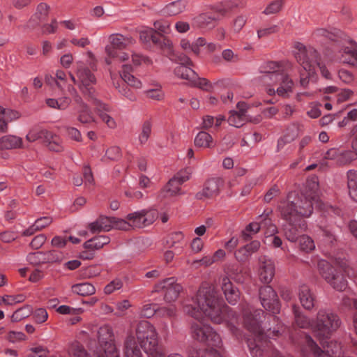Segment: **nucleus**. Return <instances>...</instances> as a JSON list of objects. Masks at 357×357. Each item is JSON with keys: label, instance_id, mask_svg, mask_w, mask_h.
Segmentation results:
<instances>
[{"label": "nucleus", "instance_id": "f257e3e1", "mask_svg": "<svg viewBox=\"0 0 357 357\" xmlns=\"http://www.w3.org/2000/svg\"><path fill=\"white\" fill-rule=\"evenodd\" d=\"M183 310L197 320L191 325L192 338L207 345L206 349H191L188 357H223V345L220 335L209 325L199 321L204 314L215 324L236 319V313L225 305L217 289L213 285L203 284L196 296L185 303Z\"/></svg>", "mask_w": 357, "mask_h": 357}, {"label": "nucleus", "instance_id": "f03ea898", "mask_svg": "<svg viewBox=\"0 0 357 357\" xmlns=\"http://www.w3.org/2000/svg\"><path fill=\"white\" fill-rule=\"evenodd\" d=\"M289 193L286 200L281 201L278 206L282 218L287 222L283 225L286 238L296 242L306 229V222L301 218L309 217L314 205L324 211L325 215H340L341 210L333 206H328L319 200V183L317 177L307 180L306 185L301 194L293 199Z\"/></svg>", "mask_w": 357, "mask_h": 357}, {"label": "nucleus", "instance_id": "7ed1b4c3", "mask_svg": "<svg viewBox=\"0 0 357 357\" xmlns=\"http://www.w3.org/2000/svg\"><path fill=\"white\" fill-rule=\"evenodd\" d=\"M338 317L326 310H319L313 325V332L322 345L321 349L312 338L306 335L305 342L307 349L314 357H341L342 346L336 341L328 342L331 334L340 326Z\"/></svg>", "mask_w": 357, "mask_h": 357}, {"label": "nucleus", "instance_id": "20e7f679", "mask_svg": "<svg viewBox=\"0 0 357 357\" xmlns=\"http://www.w3.org/2000/svg\"><path fill=\"white\" fill-rule=\"evenodd\" d=\"M70 79L79 87L84 98L91 102L100 119L105 123L109 128H115L116 123L107 113L111 112L109 105L102 102L97 98V93L94 88L96 78L91 70L84 66L82 62L77 63L76 77L70 73Z\"/></svg>", "mask_w": 357, "mask_h": 357}, {"label": "nucleus", "instance_id": "39448f33", "mask_svg": "<svg viewBox=\"0 0 357 357\" xmlns=\"http://www.w3.org/2000/svg\"><path fill=\"white\" fill-rule=\"evenodd\" d=\"M296 68L289 63L268 61L259 68L262 74L261 79L264 84L276 86L269 88L267 93L270 95L278 94L282 98H288L293 91L294 85L292 77Z\"/></svg>", "mask_w": 357, "mask_h": 357}, {"label": "nucleus", "instance_id": "423d86ee", "mask_svg": "<svg viewBox=\"0 0 357 357\" xmlns=\"http://www.w3.org/2000/svg\"><path fill=\"white\" fill-rule=\"evenodd\" d=\"M243 324L245 328L252 333V337L248 340V346L252 357H262L271 348V342L267 337H271L264 333L261 326L264 312L261 310H255L248 303L242 305Z\"/></svg>", "mask_w": 357, "mask_h": 357}, {"label": "nucleus", "instance_id": "0eeeda50", "mask_svg": "<svg viewBox=\"0 0 357 357\" xmlns=\"http://www.w3.org/2000/svg\"><path fill=\"white\" fill-rule=\"evenodd\" d=\"M313 37L319 40L328 39L333 41V52L337 60L351 66L357 65V43L342 31L335 28H319L314 31Z\"/></svg>", "mask_w": 357, "mask_h": 357}, {"label": "nucleus", "instance_id": "6e6552de", "mask_svg": "<svg viewBox=\"0 0 357 357\" xmlns=\"http://www.w3.org/2000/svg\"><path fill=\"white\" fill-rule=\"evenodd\" d=\"M294 55L301 66L298 70L300 84L305 86L308 84V78L313 75L317 67L319 68L321 75L326 79H331V75L325 64L321 61L317 51L311 46H305L301 43H295Z\"/></svg>", "mask_w": 357, "mask_h": 357}, {"label": "nucleus", "instance_id": "1a4fd4ad", "mask_svg": "<svg viewBox=\"0 0 357 357\" xmlns=\"http://www.w3.org/2000/svg\"><path fill=\"white\" fill-rule=\"evenodd\" d=\"M332 263L320 259L317 264L319 272L333 289L340 291H344L347 287L345 275L351 278L354 275V271L344 259L335 258Z\"/></svg>", "mask_w": 357, "mask_h": 357}, {"label": "nucleus", "instance_id": "9d476101", "mask_svg": "<svg viewBox=\"0 0 357 357\" xmlns=\"http://www.w3.org/2000/svg\"><path fill=\"white\" fill-rule=\"evenodd\" d=\"M135 335L148 357H166L163 347L158 344V333L151 323L140 321L136 328Z\"/></svg>", "mask_w": 357, "mask_h": 357}, {"label": "nucleus", "instance_id": "9b49d317", "mask_svg": "<svg viewBox=\"0 0 357 357\" xmlns=\"http://www.w3.org/2000/svg\"><path fill=\"white\" fill-rule=\"evenodd\" d=\"M109 44L105 46V51L107 54L105 62L110 65L112 59L119 61H125L128 59V54L121 50L133 44L135 40L132 37L124 36L119 33H113L109 36Z\"/></svg>", "mask_w": 357, "mask_h": 357}, {"label": "nucleus", "instance_id": "f8f14e48", "mask_svg": "<svg viewBox=\"0 0 357 357\" xmlns=\"http://www.w3.org/2000/svg\"><path fill=\"white\" fill-rule=\"evenodd\" d=\"M190 175L191 170L189 168H185L177 172L160 192L158 197L162 199L168 197L183 194L180 186L190 179Z\"/></svg>", "mask_w": 357, "mask_h": 357}, {"label": "nucleus", "instance_id": "ddd939ff", "mask_svg": "<svg viewBox=\"0 0 357 357\" xmlns=\"http://www.w3.org/2000/svg\"><path fill=\"white\" fill-rule=\"evenodd\" d=\"M69 92L73 95L74 102L77 104V121L82 124H90L95 123L96 118L89 107V106L84 101L81 96H79L73 86H68Z\"/></svg>", "mask_w": 357, "mask_h": 357}, {"label": "nucleus", "instance_id": "4468645a", "mask_svg": "<svg viewBox=\"0 0 357 357\" xmlns=\"http://www.w3.org/2000/svg\"><path fill=\"white\" fill-rule=\"evenodd\" d=\"M158 218L155 210H141L127 215L131 228H144L151 225Z\"/></svg>", "mask_w": 357, "mask_h": 357}, {"label": "nucleus", "instance_id": "2eb2a0df", "mask_svg": "<svg viewBox=\"0 0 357 357\" xmlns=\"http://www.w3.org/2000/svg\"><path fill=\"white\" fill-rule=\"evenodd\" d=\"M182 289L181 285L176 282L174 278H166L157 283L154 287L155 291L165 293L164 299L166 302L176 301Z\"/></svg>", "mask_w": 357, "mask_h": 357}, {"label": "nucleus", "instance_id": "dca6fc26", "mask_svg": "<svg viewBox=\"0 0 357 357\" xmlns=\"http://www.w3.org/2000/svg\"><path fill=\"white\" fill-rule=\"evenodd\" d=\"M259 298L262 306L273 314L279 311L278 296L271 286H264L259 289Z\"/></svg>", "mask_w": 357, "mask_h": 357}, {"label": "nucleus", "instance_id": "f3484780", "mask_svg": "<svg viewBox=\"0 0 357 357\" xmlns=\"http://www.w3.org/2000/svg\"><path fill=\"white\" fill-rule=\"evenodd\" d=\"M50 7L45 3H40L34 12L27 21L24 28L32 31L40 26L47 18Z\"/></svg>", "mask_w": 357, "mask_h": 357}, {"label": "nucleus", "instance_id": "a211bd4d", "mask_svg": "<svg viewBox=\"0 0 357 357\" xmlns=\"http://www.w3.org/2000/svg\"><path fill=\"white\" fill-rule=\"evenodd\" d=\"M259 261L260 264V280L264 283H270L275 274V266L273 262L266 256L260 257Z\"/></svg>", "mask_w": 357, "mask_h": 357}, {"label": "nucleus", "instance_id": "6ab92c4d", "mask_svg": "<svg viewBox=\"0 0 357 357\" xmlns=\"http://www.w3.org/2000/svg\"><path fill=\"white\" fill-rule=\"evenodd\" d=\"M220 181L217 178L208 179L204 185L203 189L198 192L195 197L197 199H209L215 197L219 193Z\"/></svg>", "mask_w": 357, "mask_h": 357}, {"label": "nucleus", "instance_id": "aec40b11", "mask_svg": "<svg viewBox=\"0 0 357 357\" xmlns=\"http://www.w3.org/2000/svg\"><path fill=\"white\" fill-rule=\"evenodd\" d=\"M110 75L113 86L118 90L119 93L129 100L135 101L136 100V96L132 91L128 88L129 85H128L123 79L119 77L116 74L110 72Z\"/></svg>", "mask_w": 357, "mask_h": 357}, {"label": "nucleus", "instance_id": "412c9836", "mask_svg": "<svg viewBox=\"0 0 357 357\" xmlns=\"http://www.w3.org/2000/svg\"><path fill=\"white\" fill-rule=\"evenodd\" d=\"M298 294L302 306L307 310H312L314 306L315 297L309 287L306 284L301 285Z\"/></svg>", "mask_w": 357, "mask_h": 357}, {"label": "nucleus", "instance_id": "4be33fe9", "mask_svg": "<svg viewBox=\"0 0 357 357\" xmlns=\"http://www.w3.org/2000/svg\"><path fill=\"white\" fill-rule=\"evenodd\" d=\"M123 353L124 357H142L135 336L132 332L128 333L125 340Z\"/></svg>", "mask_w": 357, "mask_h": 357}, {"label": "nucleus", "instance_id": "5701e85b", "mask_svg": "<svg viewBox=\"0 0 357 357\" xmlns=\"http://www.w3.org/2000/svg\"><path fill=\"white\" fill-rule=\"evenodd\" d=\"M222 289L225 294L227 301L232 305L236 303L239 298L238 291L233 286L227 277H224L222 280Z\"/></svg>", "mask_w": 357, "mask_h": 357}, {"label": "nucleus", "instance_id": "b1692460", "mask_svg": "<svg viewBox=\"0 0 357 357\" xmlns=\"http://www.w3.org/2000/svg\"><path fill=\"white\" fill-rule=\"evenodd\" d=\"M217 18L211 13H202L192 20V26L202 29H212L215 26Z\"/></svg>", "mask_w": 357, "mask_h": 357}, {"label": "nucleus", "instance_id": "393cba45", "mask_svg": "<svg viewBox=\"0 0 357 357\" xmlns=\"http://www.w3.org/2000/svg\"><path fill=\"white\" fill-rule=\"evenodd\" d=\"M259 241H252L251 243L241 247L235 252V257L238 261H245L249 256L257 252L260 248Z\"/></svg>", "mask_w": 357, "mask_h": 357}, {"label": "nucleus", "instance_id": "a878e982", "mask_svg": "<svg viewBox=\"0 0 357 357\" xmlns=\"http://www.w3.org/2000/svg\"><path fill=\"white\" fill-rule=\"evenodd\" d=\"M113 218L100 216L96 221L91 223L89 227L92 233L101 231H108L112 229Z\"/></svg>", "mask_w": 357, "mask_h": 357}, {"label": "nucleus", "instance_id": "bb28decb", "mask_svg": "<svg viewBox=\"0 0 357 357\" xmlns=\"http://www.w3.org/2000/svg\"><path fill=\"white\" fill-rule=\"evenodd\" d=\"M23 147L22 139L15 135H5L0 138L1 149H13Z\"/></svg>", "mask_w": 357, "mask_h": 357}, {"label": "nucleus", "instance_id": "cd10ccee", "mask_svg": "<svg viewBox=\"0 0 357 357\" xmlns=\"http://www.w3.org/2000/svg\"><path fill=\"white\" fill-rule=\"evenodd\" d=\"M132 67L130 65H123L122 72L120 73L119 77L123 79L128 85L135 89H140L142 84L140 80L130 74Z\"/></svg>", "mask_w": 357, "mask_h": 357}, {"label": "nucleus", "instance_id": "c85d7f7f", "mask_svg": "<svg viewBox=\"0 0 357 357\" xmlns=\"http://www.w3.org/2000/svg\"><path fill=\"white\" fill-rule=\"evenodd\" d=\"M158 41L154 44L160 47L163 54L169 58L170 60H176L175 52L173 49L172 43L165 37L158 34Z\"/></svg>", "mask_w": 357, "mask_h": 357}, {"label": "nucleus", "instance_id": "c756f323", "mask_svg": "<svg viewBox=\"0 0 357 357\" xmlns=\"http://www.w3.org/2000/svg\"><path fill=\"white\" fill-rule=\"evenodd\" d=\"M187 6V2L184 0H178L172 2L162 10V13L165 15H176L183 12Z\"/></svg>", "mask_w": 357, "mask_h": 357}, {"label": "nucleus", "instance_id": "7c9ffc66", "mask_svg": "<svg viewBox=\"0 0 357 357\" xmlns=\"http://www.w3.org/2000/svg\"><path fill=\"white\" fill-rule=\"evenodd\" d=\"M257 220L260 225L261 230H264V233L267 236H271L277 232V227L273 224L271 218H268V214H262L259 216Z\"/></svg>", "mask_w": 357, "mask_h": 357}, {"label": "nucleus", "instance_id": "2f4dec72", "mask_svg": "<svg viewBox=\"0 0 357 357\" xmlns=\"http://www.w3.org/2000/svg\"><path fill=\"white\" fill-rule=\"evenodd\" d=\"M52 222V218L50 216L38 218L31 227L24 231V235H33L36 231L43 229L50 225Z\"/></svg>", "mask_w": 357, "mask_h": 357}, {"label": "nucleus", "instance_id": "473e14b6", "mask_svg": "<svg viewBox=\"0 0 357 357\" xmlns=\"http://www.w3.org/2000/svg\"><path fill=\"white\" fill-rule=\"evenodd\" d=\"M191 66L179 65L174 70V74L178 77L186 79L190 83L195 82L197 73L190 68Z\"/></svg>", "mask_w": 357, "mask_h": 357}, {"label": "nucleus", "instance_id": "72a5a7b5", "mask_svg": "<svg viewBox=\"0 0 357 357\" xmlns=\"http://www.w3.org/2000/svg\"><path fill=\"white\" fill-rule=\"evenodd\" d=\"M109 243V238L107 236H98L91 238L84 243V249L93 250L101 249L105 245Z\"/></svg>", "mask_w": 357, "mask_h": 357}, {"label": "nucleus", "instance_id": "f704fd0d", "mask_svg": "<svg viewBox=\"0 0 357 357\" xmlns=\"http://www.w3.org/2000/svg\"><path fill=\"white\" fill-rule=\"evenodd\" d=\"M71 289L74 294L82 296L92 295L96 292L94 286L89 282L75 284L72 286Z\"/></svg>", "mask_w": 357, "mask_h": 357}, {"label": "nucleus", "instance_id": "c9c22d12", "mask_svg": "<svg viewBox=\"0 0 357 357\" xmlns=\"http://www.w3.org/2000/svg\"><path fill=\"white\" fill-rule=\"evenodd\" d=\"M167 244L170 248H175L176 252L180 253L185 245L183 233L178 231L172 234L167 241Z\"/></svg>", "mask_w": 357, "mask_h": 357}, {"label": "nucleus", "instance_id": "e433bc0d", "mask_svg": "<svg viewBox=\"0 0 357 357\" xmlns=\"http://www.w3.org/2000/svg\"><path fill=\"white\" fill-rule=\"evenodd\" d=\"M50 131L43 129L40 126L33 127L27 133L26 139L29 142H33L38 139H43V142L49 135Z\"/></svg>", "mask_w": 357, "mask_h": 357}, {"label": "nucleus", "instance_id": "4c0bfd02", "mask_svg": "<svg viewBox=\"0 0 357 357\" xmlns=\"http://www.w3.org/2000/svg\"><path fill=\"white\" fill-rule=\"evenodd\" d=\"M195 144L203 148H211L215 145L211 135L205 131H201L197 135L195 139Z\"/></svg>", "mask_w": 357, "mask_h": 357}, {"label": "nucleus", "instance_id": "58836bf2", "mask_svg": "<svg viewBox=\"0 0 357 357\" xmlns=\"http://www.w3.org/2000/svg\"><path fill=\"white\" fill-rule=\"evenodd\" d=\"M44 143L50 151L60 152L63 150L61 139L59 136L53 134L52 132H50Z\"/></svg>", "mask_w": 357, "mask_h": 357}, {"label": "nucleus", "instance_id": "ea45409f", "mask_svg": "<svg viewBox=\"0 0 357 357\" xmlns=\"http://www.w3.org/2000/svg\"><path fill=\"white\" fill-rule=\"evenodd\" d=\"M248 121V116L244 113H240L236 111L230 112L228 118V123L232 126L240 128Z\"/></svg>", "mask_w": 357, "mask_h": 357}, {"label": "nucleus", "instance_id": "a19ab883", "mask_svg": "<svg viewBox=\"0 0 357 357\" xmlns=\"http://www.w3.org/2000/svg\"><path fill=\"white\" fill-rule=\"evenodd\" d=\"M321 238L320 241L326 245H332L336 241V236L333 228L331 226L320 227Z\"/></svg>", "mask_w": 357, "mask_h": 357}, {"label": "nucleus", "instance_id": "79ce46f5", "mask_svg": "<svg viewBox=\"0 0 357 357\" xmlns=\"http://www.w3.org/2000/svg\"><path fill=\"white\" fill-rule=\"evenodd\" d=\"M45 102L47 105L51 108L63 110L69 106L71 102V99L66 96L61 97L59 99L47 98Z\"/></svg>", "mask_w": 357, "mask_h": 357}, {"label": "nucleus", "instance_id": "37998d69", "mask_svg": "<svg viewBox=\"0 0 357 357\" xmlns=\"http://www.w3.org/2000/svg\"><path fill=\"white\" fill-rule=\"evenodd\" d=\"M348 188L351 197L357 202V172L349 170L347 172Z\"/></svg>", "mask_w": 357, "mask_h": 357}, {"label": "nucleus", "instance_id": "c03bdc74", "mask_svg": "<svg viewBox=\"0 0 357 357\" xmlns=\"http://www.w3.org/2000/svg\"><path fill=\"white\" fill-rule=\"evenodd\" d=\"M298 307H294V312L295 314V321L296 324L301 328H311L313 330V325L314 323V320H310L308 317L300 314L297 312Z\"/></svg>", "mask_w": 357, "mask_h": 357}, {"label": "nucleus", "instance_id": "a18cd8bd", "mask_svg": "<svg viewBox=\"0 0 357 357\" xmlns=\"http://www.w3.org/2000/svg\"><path fill=\"white\" fill-rule=\"evenodd\" d=\"M158 33L151 28H144L139 31V38L142 43H147L151 40L155 43L158 40Z\"/></svg>", "mask_w": 357, "mask_h": 357}, {"label": "nucleus", "instance_id": "49530a36", "mask_svg": "<svg viewBox=\"0 0 357 357\" xmlns=\"http://www.w3.org/2000/svg\"><path fill=\"white\" fill-rule=\"evenodd\" d=\"M259 230H261V229L258 221L251 222L242 231L241 237L245 241H249L252 238V236L257 234Z\"/></svg>", "mask_w": 357, "mask_h": 357}, {"label": "nucleus", "instance_id": "de8ad7c7", "mask_svg": "<svg viewBox=\"0 0 357 357\" xmlns=\"http://www.w3.org/2000/svg\"><path fill=\"white\" fill-rule=\"evenodd\" d=\"M338 165H346L357 159V155L353 151L341 150L340 157L338 158Z\"/></svg>", "mask_w": 357, "mask_h": 357}, {"label": "nucleus", "instance_id": "09e8293b", "mask_svg": "<svg viewBox=\"0 0 357 357\" xmlns=\"http://www.w3.org/2000/svg\"><path fill=\"white\" fill-rule=\"evenodd\" d=\"M299 248L302 251L309 252L315 248L313 240L306 235H301L298 237Z\"/></svg>", "mask_w": 357, "mask_h": 357}, {"label": "nucleus", "instance_id": "8fccbe9b", "mask_svg": "<svg viewBox=\"0 0 357 357\" xmlns=\"http://www.w3.org/2000/svg\"><path fill=\"white\" fill-rule=\"evenodd\" d=\"M283 5V0H275L268 4L263 13L266 15L276 14L282 10Z\"/></svg>", "mask_w": 357, "mask_h": 357}, {"label": "nucleus", "instance_id": "3c124183", "mask_svg": "<svg viewBox=\"0 0 357 357\" xmlns=\"http://www.w3.org/2000/svg\"><path fill=\"white\" fill-rule=\"evenodd\" d=\"M340 149L331 148L328 149L324 155L323 159L321 160V164L326 165V160H333L335 164L338 165V158L340 157Z\"/></svg>", "mask_w": 357, "mask_h": 357}, {"label": "nucleus", "instance_id": "603ef678", "mask_svg": "<svg viewBox=\"0 0 357 357\" xmlns=\"http://www.w3.org/2000/svg\"><path fill=\"white\" fill-rule=\"evenodd\" d=\"M279 26L276 24H272L267 26H262L257 29V33L259 38H266L271 34L279 31Z\"/></svg>", "mask_w": 357, "mask_h": 357}, {"label": "nucleus", "instance_id": "864d4df0", "mask_svg": "<svg viewBox=\"0 0 357 357\" xmlns=\"http://www.w3.org/2000/svg\"><path fill=\"white\" fill-rule=\"evenodd\" d=\"M31 314V309L29 306L17 310L12 315L11 320L13 322L20 321L24 318L28 317Z\"/></svg>", "mask_w": 357, "mask_h": 357}, {"label": "nucleus", "instance_id": "5fc2aeb1", "mask_svg": "<svg viewBox=\"0 0 357 357\" xmlns=\"http://www.w3.org/2000/svg\"><path fill=\"white\" fill-rule=\"evenodd\" d=\"M152 124L150 121H146L144 122L142 128V132L139 136V140L142 144H145L151 132Z\"/></svg>", "mask_w": 357, "mask_h": 357}, {"label": "nucleus", "instance_id": "6e6d98bb", "mask_svg": "<svg viewBox=\"0 0 357 357\" xmlns=\"http://www.w3.org/2000/svg\"><path fill=\"white\" fill-rule=\"evenodd\" d=\"M26 296L24 294H17L15 296L6 295L3 297H0V303L2 302L6 305H12L16 303L24 301Z\"/></svg>", "mask_w": 357, "mask_h": 357}, {"label": "nucleus", "instance_id": "4d7b16f0", "mask_svg": "<svg viewBox=\"0 0 357 357\" xmlns=\"http://www.w3.org/2000/svg\"><path fill=\"white\" fill-rule=\"evenodd\" d=\"M145 93L147 98L154 100L160 101L165 97V93L159 85H157L154 89L147 90Z\"/></svg>", "mask_w": 357, "mask_h": 357}, {"label": "nucleus", "instance_id": "13d9d810", "mask_svg": "<svg viewBox=\"0 0 357 357\" xmlns=\"http://www.w3.org/2000/svg\"><path fill=\"white\" fill-rule=\"evenodd\" d=\"M297 137L296 131L293 132L291 134H285L278 141L277 151H280L284 148V146L294 141Z\"/></svg>", "mask_w": 357, "mask_h": 357}, {"label": "nucleus", "instance_id": "bf43d9fd", "mask_svg": "<svg viewBox=\"0 0 357 357\" xmlns=\"http://www.w3.org/2000/svg\"><path fill=\"white\" fill-rule=\"evenodd\" d=\"M195 79V82H191L190 84L206 91H210L213 89L212 84L206 79L200 78L197 75V77Z\"/></svg>", "mask_w": 357, "mask_h": 357}, {"label": "nucleus", "instance_id": "052dcab7", "mask_svg": "<svg viewBox=\"0 0 357 357\" xmlns=\"http://www.w3.org/2000/svg\"><path fill=\"white\" fill-rule=\"evenodd\" d=\"M156 314L160 317H172L176 315V307L174 305L158 307L157 306Z\"/></svg>", "mask_w": 357, "mask_h": 357}, {"label": "nucleus", "instance_id": "680f3d73", "mask_svg": "<svg viewBox=\"0 0 357 357\" xmlns=\"http://www.w3.org/2000/svg\"><path fill=\"white\" fill-rule=\"evenodd\" d=\"M122 287V280L119 278H116L105 286L104 291L106 294H111L114 291L120 289Z\"/></svg>", "mask_w": 357, "mask_h": 357}, {"label": "nucleus", "instance_id": "e2e57ef3", "mask_svg": "<svg viewBox=\"0 0 357 357\" xmlns=\"http://www.w3.org/2000/svg\"><path fill=\"white\" fill-rule=\"evenodd\" d=\"M157 306L156 304H145L141 310V316L145 318L152 317L156 314Z\"/></svg>", "mask_w": 357, "mask_h": 357}, {"label": "nucleus", "instance_id": "0e129e2a", "mask_svg": "<svg viewBox=\"0 0 357 357\" xmlns=\"http://www.w3.org/2000/svg\"><path fill=\"white\" fill-rule=\"evenodd\" d=\"M28 260L31 264L35 265L46 263L45 252H37L31 253L28 255Z\"/></svg>", "mask_w": 357, "mask_h": 357}, {"label": "nucleus", "instance_id": "69168bd1", "mask_svg": "<svg viewBox=\"0 0 357 357\" xmlns=\"http://www.w3.org/2000/svg\"><path fill=\"white\" fill-rule=\"evenodd\" d=\"M112 228H115L120 230L128 231L131 229L130 221L126 218V220L113 218Z\"/></svg>", "mask_w": 357, "mask_h": 357}, {"label": "nucleus", "instance_id": "338daca9", "mask_svg": "<svg viewBox=\"0 0 357 357\" xmlns=\"http://www.w3.org/2000/svg\"><path fill=\"white\" fill-rule=\"evenodd\" d=\"M33 318L36 323L43 324L48 318V314L45 309L38 308L33 312Z\"/></svg>", "mask_w": 357, "mask_h": 357}, {"label": "nucleus", "instance_id": "774afa93", "mask_svg": "<svg viewBox=\"0 0 357 357\" xmlns=\"http://www.w3.org/2000/svg\"><path fill=\"white\" fill-rule=\"evenodd\" d=\"M48 354V351L46 348L43 347H36L31 349V353L28 357H46Z\"/></svg>", "mask_w": 357, "mask_h": 357}]
</instances>
